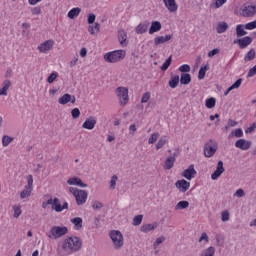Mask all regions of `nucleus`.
Returning a JSON list of instances; mask_svg holds the SVG:
<instances>
[{
    "label": "nucleus",
    "mask_w": 256,
    "mask_h": 256,
    "mask_svg": "<svg viewBox=\"0 0 256 256\" xmlns=\"http://www.w3.org/2000/svg\"><path fill=\"white\" fill-rule=\"evenodd\" d=\"M142 222H143V215H137L133 219V225H135L136 227L141 225Z\"/></svg>",
    "instance_id": "48"
},
{
    "label": "nucleus",
    "mask_w": 256,
    "mask_h": 256,
    "mask_svg": "<svg viewBox=\"0 0 256 256\" xmlns=\"http://www.w3.org/2000/svg\"><path fill=\"white\" fill-rule=\"evenodd\" d=\"M215 255V248L210 246L209 248L202 251L201 256H214Z\"/></svg>",
    "instance_id": "40"
},
{
    "label": "nucleus",
    "mask_w": 256,
    "mask_h": 256,
    "mask_svg": "<svg viewBox=\"0 0 256 256\" xmlns=\"http://www.w3.org/2000/svg\"><path fill=\"white\" fill-rule=\"evenodd\" d=\"M217 142L210 140L208 143L205 144L204 147V155L205 157H213L215 153H217Z\"/></svg>",
    "instance_id": "10"
},
{
    "label": "nucleus",
    "mask_w": 256,
    "mask_h": 256,
    "mask_svg": "<svg viewBox=\"0 0 256 256\" xmlns=\"http://www.w3.org/2000/svg\"><path fill=\"white\" fill-rule=\"evenodd\" d=\"M31 11L32 15H41V7H34Z\"/></svg>",
    "instance_id": "61"
},
{
    "label": "nucleus",
    "mask_w": 256,
    "mask_h": 256,
    "mask_svg": "<svg viewBox=\"0 0 256 256\" xmlns=\"http://www.w3.org/2000/svg\"><path fill=\"white\" fill-rule=\"evenodd\" d=\"M115 94L119 99L120 105H127L129 103V89L127 87L120 86L116 88Z\"/></svg>",
    "instance_id": "7"
},
{
    "label": "nucleus",
    "mask_w": 256,
    "mask_h": 256,
    "mask_svg": "<svg viewBox=\"0 0 256 256\" xmlns=\"http://www.w3.org/2000/svg\"><path fill=\"white\" fill-rule=\"evenodd\" d=\"M150 99H151V93L146 92L142 96L141 103H148Z\"/></svg>",
    "instance_id": "54"
},
{
    "label": "nucleus",
    "mask_w": 256,
    "mask_h": 256,
    "mask_svg": "<svg viewBox=\"0 0 256 256\" xmlns=\"http://www.w3.org/2000/svg\"><path fill=\"white\" fill-rule=\"evenodd\" d=\"M126 55L127 52L125 50H114L104 55V61L106 63H119V61L125 59Z\"/></svg>",
    "instance_id": "2"
},
{
    "label": "nucleus",
    "mask_w": 256,
    "mask_h": 256,
    "mask_svg": "<svg viewBox=\"0 0 256 256\" xmlns=\"http://www.w3.org/2000/svg\"><path fill=\"white\" fill-rule=\"evenodd\" d=\"M109 237L114 245V249H121L125 245L123 234L119 230H112L109 233Z\"/></svg>",
    "instance_id": "4"
},
{
    "label": "nucleus",
    "mask_w": 256,
    "mask_h": 256,
    "mask_svg": "<svg viewBox=\"0 0 256 256\" xmlns=\"http://www.w3.org/2000/svg\"><path fill=\"white\" fill-rule=\"evenodd\" d=\"M77 102V98L71 94H64L58 99V103L60 105H67V103H72V105H75Z\"/></svg>",
    "instance_id": "15"
},
{
    "label": "nucleus",
    "mask_w": 256,
    "mask_h": 256,
    "mask_svg": "<svg viewBox=\"0 0 256 256\" xmlns=\"http://www.w3.org/2000/svg\"><path fill=\"white\" fill-rule=\"evenodd\" d=\"M167 143H169L167 136H162L156 144L157 151H159V149H163Z\"/></svg>",
    "instance_id": "33"
},
{
    "label": "nucleus",
    "mask_w": 256,
    "mask_h": 256,
    "mask_svg": "<svg viewBox=\"0 0 256 256\" xmlns=\"http://www.w3.org/2000/svg\"><path fill=\"white\" fill-rule=\"evenodd\" d=\"M168 84L171 89H175L179 85V75L172 76Z\"/></svg>",
    "instance_id": "38"
},
{
    "label": "nucleus",
    "mask_w": 256,
    "mask_h": 256,
    "mask_svg": "<svg viewBox=\"0 0 256 256\" xmlns=\"http://www.w3.org/2000/svg\"><path fill=\"white\" fill-rule=\"evenodd\" d=\"M101 31V25L99 23H95L94 25H89L88 32L90 35H96V33H99Z\"/></svg>",
    "instance_id": "32"
},
{
    "label": "nucleus",
    "mask_w": 256,
    "mask_h": 256,
    "mask_svg": "<svg viewBox=\"0 0 256 256\" xmlns=\"http://www.w3.org/2000/svg\"><path fill=\"white\" fill-rule=\"evenodd\" d=\"M215 105H217V99H215V97H210L205 100V107H207V109H213Z\"/></svg>",
    "instance_id": "37"
},
{
    "label": "nucleus",
    "mask_w": 256,
    "mask_h": 256,
    "mask_svg": "<svg viewBox=\"0 0 256 256\" xmlns=\"http://www.w3.org/2000/svg\"><path fill=\"white\" fill-rule=\"evenodd\" d=\"M227 125H228V127H237L238 123H237V121H235L233 119H229Z\"/></svg>",
    "instance_id": "64"
},
{
    "label": "nucleus",
    "mask_w": 256,
    "mask_h": 256,
    "mask_svg": "<svg viewBox=\"0 0 256 256\" xmlns=\"http://www.w3.org/2000/svg\"><path fill=\"white\" fill-rule=\"evenodd\" d=\"M164 241H165V236H161L157 238L153 244L154 249H157V247H159V245H161V243H163Z\"/></svg>",
    "instance_id": "51"
},
{
    "label": "nucleus",
    "mask_w": 256,
    "mask_h": 256,
    "mask_svg": "<svg viewBox=\"0 0 256 256\" xmlns=\"http://www.w3.org/2000/svg\"><path fill=\"white\" fill-rule=\"evenodd\" d=\"M201 241H205L206 243H209V236H207V233H202L201 237L199 238V243H201Z\"/></svg>",
    "instance_id": "58"
},
{
    "label": "nucleus",
    "mask_w": 256,
    "mask_h": 256,
    "mask_svg": "<svg viewBox=\"0 0 256 256\" xmlns=\"http://www.w3.org/2000/svg\"><path fill=\"white\" fill-rule=\"evenodd\" d=\"M53 47H55V41L53 39H49L39 44L37 46V50L39 51V53H44L45 55H47L49 51H53Z\"/></svg>",
    "instance_id": "9"
},
{
    "label": "nucleus",
    "mask_w": 256,
    "mask_h": 256,
    "mask_svg": "<svg viewBox=\"0 0 256 256\" xmlns=\"http://www.w3.org/2000/svg\"><path fill=\"white\" fill-rule=\"evenodd\" d=\"M227 29H229V24H227V22H219L216 27V31L219 34L225 33V31H227Z\"/></svg>",
    "instance_id": "35"
},
{
    "label": "nucleus",
    "mask_w": 256,
    "mask_h": 256,
    "mask_svg": "<svg viewBox=\"0 0 256 256\" xmlns=\"http://www.w3.org/2000/svg\"><path fill=\"white\" fill-rule=\"evenodd\" d=\"M256 75V65L249 69L247 73V77H255Z\"/></svg>",
    "instance_id": "57"
},
{
    "label": "nucleus",
    "mask_w": 256,
    "mask_h": 256,
    "mask_svg": "<svg viewBox=\"0 0 256 256\" xmlns=\"http://www.w3.org/2000/svg\"><path fill=\"white\" fill-rule=\"evenodd\" d=\"M51 208L53 211H56V213H61L64 209H69V203L65 202L61 205L59 198H54L52 199Z\"/></svg>",
    "instance_id": "12"
},
{
    "label": "nucleus",
    "mask_w": 256,
    "mask_h": 256,
    "mask_svg": "<svg viewBox=\"0 0 256 256\" xmlns=\"http://www.w3.org/2000/svg\"><path fill=\"white\" fill-rule=\"evenodd\" d=\"M118 179H119V178L117 177V175H113V176L111 177V180H110V189L114 190L115 187H117V180H118Z\"/></svg>",
    "instance_id": "49"
},
{
    "label": "nucleus",
    "mask_w": 256,
    "mask_h": 256,
    "mask_svg": "<svg viewBox=\"0 0 256 256\" xmlns=\"http://www.w3.org/2000/svg\"><path fill=\"white\" fill-rule=\"evenodd\" d=\"M173 61L172 57L170 56L161 66V71H167L169 67H171V62Z\"/></svg>",
    "instance_id": "45"
},
{
    "label": "nucleus",
    "mask_w": 256,
    "mask_h": 256,
    "mask_svg": "<svg viewBox=\"0 0 256 256\" xmlns=\"http://www.w3.org/2000/svg\"><path fill=\"white\" fill-rule=\"evenodd\" d=\"M225 173V167H223V161H218L216 170L214 173L211 174L212 181H217L219 179L220 175H223Z\"/></svg>",
    "instance_id": "18"
},
{
    "label": "nucleus",
    "mask_w": 256,
    "mask_h": 256,
    "mask_svg": "<svg viewBox=\"0 0 256 256\" xmlns=\"http://www.w3.org/2000/svg\"><path fill=\"white\" fill-rule=\"evenodd\" d=\"M171 39H173V35L171 34L155 37L154 45H162L163 43H167V41H171Z\"/></svg>",
    "instance_id": "21"
},
{
    "label": "nucleus",
    "mask_w": 256,
    "mask_h": 256,
    "mask_svg": "<svg viewBox=\"0 0 256 256\" xmlns=\"http://www.w3.org/2000/svg\"><path fill=\"white\" fill-rule=\"evenodd\" d=\"M13 141V137L4 135L2 137V145L3 147H9V144Z\"/></svg>",
    "instance_id": "42"
},
{
    "label": "nucleus",
    "mask_w": 256,
    "mask_h": 256,
    "mask_svg": "<svg viewBox=\"0 0 256 256\" xmlns=\"http://www.w3.org/2000/svg\"><path fill=\"white\" fill-rule=\"evenodd\" d=\"M31 193H33V175L27 176V185L20 193L21 199H27L31 197Z\"/></svg>",
    "instance_id": "8"
},
{
    "label": "nucleus",
    "mask_w": 256,
    "mask_h": 256,
    "mask_svg": "<svg viewBox=\"0 0 256 256\" xmlns=\"http://www.w3.org/2000/svg\"><path fill=\"white\" fill-rule=\"evenodd\" d=\"M103 207V203L99 202V201H94L92 203V208L93 209H101Z\"/></svg>",
    "instance_id": "59"
},
{
    "label": "nucleus",
    "mask_w": 256,
    "mask_h": 256,
    "mask_svg": "<svg viewBox=\"0 0 256 256\" xmlns=\"http://www.w3.org/2000/svg\"><path fill=\"white\" fill-rule=\"evenodd\" d=\"M71 115L72 118L79 119V117H81V110H79V108H74L71 110Z\"/></svg>",
    "instance_id": "47"
},
{
    "label": "nucleus",
    "mask_w": 256,
    "mask_h": 256,
    "mask_svg": "<svg viewBox=\"0 0 256 256\" xmlns=\"http://www.w3.org/2000/svg\"><path fill=\"white\" fill-rule=\"evenodd\" d=\"M81 13V8L76 7V8H72L68 14L67 17L69 19H76V17H79V14Z\"/></svg>",
    "instance_id": "30"
},
{
    "label": "nucleus",
    "mask_w": 256,
    "mask_h": 256,
    "mask_svg": "<svg viewBox=\"0 0 256 256\" xmlns=\"http://www.w3.org/2000/svg\"><path fill=\"white\" fill-rule=\"evenodd\" d=\"M158 223L154 222L153 224H144L141 226L140 231L142 233H149V231H155V229H157L158 227Z\"/></svg>",
    "instance_id": "23"
},
{
    "label": "nucleus",
    "mask_w": 256,
    "mask_h": 256,
    "mask_svg": "<svg viewBox=\"0 0 256 256\" xmlns=\"http://www.w3.org/2000/svg\"><path fill=\"white\" fill-rule=\"evenodd\" d=\"M251 145H253V143L250 140L245 139H238L235 142V147L237 149H241V151H249V149H251Z\"/></svg>",
    "instance_id": "14"
},
{
    "label": "nucleus",
    "mask_w": 256,
    "mask_h": 256,
    "mask_svg": "<svg viewBox=\"0 0 256 256\" xmlns=\"http://www.w3.org/2000/svg\"><path fill=\"white\" fill-rule=\"evenodd\" d=\"M61 249L64 253L73 255V253H77L80 249H83V240L78 236L66 237L61 242Z\"/></svg>",
    "instance_id": "1"
},
{
    "label": "nucleus",
    "mask_w": 256,
    "mask_h": 256,
    "mask_svg": "<svg viewBox=\"0 0 256 256\" xmlns=\"http://www.w3.org/2000/svg\"><path fill=\"white\" fill-rule=\"evenodd\" d=\"M149 29V24L147 23H140L135 31L137 33V35H143V33H147V30Z\"/></svg>",
    "instance_id": "28"
},
{
    "label": "nucleus",
    "mask_w": 256,
    "mask_h": 256,
    "mask_svg": "<svg viewBox=\"0 0 256 256\" xmlns=\"http://www.w3.org/2000/svg\"><path fill=\"white\" fill-rule=\"evenodd\" d=\"M229 217H230V214H229V211L225 210L221 213V219L222 221H229Z\"/></svg>",
    "instance_id": "55"
},
{
    "label": "nucleus",
    "mask_w": 256,
    "mask_h": 256,
    "mask_svg": "<svg viewBox=\"0 0 256 256\" xmlns=\"http://www.w3.org/2000/svg\"><path fill=\"white\" fill-rule=\"evenodd\" d=\"M220 50L219 48H215L213 50H211L210 52H208V57H215V55H219Z\"/></svg>",
    "instance_id": "56"
},
{
    "label": "nucleus",
    "mask_w": 256,
    "mask_h": 256,
    "mask_svg": "<svg viewBox=\"0 0 256 256\" xmlns=\"http://www.w3.org/2000/svg\"><path fill=\"white\" fill-rule=\"evenodd\" d=\"M80 57H82V59H85V57H87V48L80 49Z\"/></svg>",
    "instance_id": "63"
},
{
    "label": "nucleus",
    "mask_w": 256,
    "mask_h": 256,
    "mask_svg": "<svg viewBox=\"0 0 256 256\" xmlns=\"http://www.w3.org/2000/svg\"><path fill=\"white\" fill-rule=\"evenodd\" d=\"M161 29V22L159 21H153L151 23L150 29H149V35H153V33L159 32Z\"/></svg>",
    "instance_id": "27"
},
{
    "label": "nucleus",
    "mask_w": 256,
    "mask_h": 256,
    "mask_svg": "<svg viewBox=\"0 0 256 256\" xmlns=\"http://www.w3.org/2000/svg\"><path fill=\"white\" fill-rule=\"evenodd\" d=\"M11 80H4L0 88V96L7 97V91L11 89Z\"/></svg>",
    "instance_id": "20"
},
{
    "label": "nucleus",
    "mask_w": 256,
    "mask_h": 256,
    "mask_svg": "<svg viewBox=\"0 0 256 256\" xmlns=\"http://www.w3.org/2000/svg\"><path fill=\"white\" fill-rule=\"evenodd\" d=\"M225 3H227V0H215L214 7H215V9H219V8L223 7V5H225Z\"/></svg>",
    "instance_id": "53"
},
{
    "label": "nucleus",
    "mask_w": 256,
    "mask_h": 256,
    "mask_svg": "<svg viewBox=\"0 0 256 256\" xmlns=\"http://www.w3.org/2000/svg\"><path fill=\"white\" fill-rule=\"evenodd\" d=\"M175 156H170L166 159L165 163H164V169H173L174 165H175Z\"/></svg>",
    "instance_id": "29"
},
{
    "label": "nucleus",
    "mask_w": 256,
    "mask_h": 256,
    "mask_svg": "<svg viewBox=\"0 0 256 256\" xmlns=\"http://www.w3.org/2000/svg\"><path fill=\"white\" fill-rule=\"evenodd\" d=\"M70 222L74 225L75 231H81V229H83V218L75 217L72 218Z\"/></svg>",
    "instance_id": "22"
},
{
    "label": "nucleus",
    "mask_w": 256,
    "mask_h": 256,
    "mask_svg": "<svg viewBox=\"0 0 256 256\" xmlns=\"http://www.w3.org/2000/svg\"><path fill=\"white\" fill-rule=\"evenodd\" d=\"M13 211H14L13 217L15 219H19V217H21V213H23V211L21 210V205H14Z\"/></svg>",
    "instance_id": "41"
},
{
    "label": "nucleus",
    "mask_w": 256,
    "mask_h": 256,
    "mask_svg": "<svg viewBox=\"0 0 256 256\" xmlns=\"http://www.w3.org/2000/svg\"><path fill=\"white\" fill-rule=\"evenodd\" d=\"M181 85H189L191 83V74L182 73L180 76Z\"/></svg>",
    "instance_id": "31"
},
{
    "label": "nucleus",
    "mask_w": 256,
    "mask_h": 256,
    "mask_svg": "<svg viewBox=\"0 0 256 256\" xmlns=\"http://www.w3.org/2000/svg\"><path fill=\"white\" fill-rule=\"evenodd\" d=\"M68 231L66 226H53L47 234V237L49 239H61L63 235H67Z\"/></svg>",
    "instance_id": "6"
},
{
    "label": "nucleus",
    "mask_w": 256,
    "mask_h": 256,
    "mask_svg": "<svg viewBox=\"0 0 256 256\" xmlns=\"http://www.w3.org/2000/svg\"><path fill=\"white\" fill-rule=\"evenodd\" d=\"M189 207V202L182 200L180 202L177 203L176 208L177 210H181V209H187Z\"/></svg>",
    "instance_id": "43"
},
{
    "label": "nucleus",
    "mask_w": 256,
    "mask_h": 256,
    "mask_svg": "<svg viewBox=\"0 0 256 256\" xmlns=\"http://www.w3.org/2000/svg\"><path fill=\"white\" fill-rule=\"evenodd\" d=\"M69 191L74 195L77 205H85L87 203V197H89L87 191L77 189L76 187H70Z\"/></svg>",
    "instance_id": "5"
},
{
    "label": "nucleus",
    "mask_w": 256,
    "mask_h": 256,
    "mask_svg": "<svg viewBox=\"0 0 256 256\" xmlns=\"http://www.w3.org/2000/svg\"><path fill=\"white\" fill-rule=\"evenodd\" d=\"M95 19H96L95 14H89V16H88L89 25H92V23H95Z\"/></svg>",
    "instance_id": "62"
},
{
    "label": "nucleus",
    "mask_w": 256,
    "mask_h": 256,
    "mask_svg": "<svg viewBox=\"0 0 256 256\" xmlns=\"http://www.w3.org/2000/svg\"><path fill=\"white\" fill-rule=\"evenodd\" d=\"M157 139H159V132H155V133L151 134L148 139L149 145H153V143H156Z\"/></svg>",
    "instance_id": "44"
},
{
    "label": "nucleus",
    "mask_w": 256,
    "mask_h": 256,
    "mask_svg": "<svg viewBox=\"0 0 256 256\" xmlns=\"http://www.w3.org/2000/svg\"><path fill=\"white\" fill-rule=\"evenodd\" d=\"M181 175L184 177V179H187V181L195 179V177H197V170H195V165H189L188 168L185 169Z\"/></svg>",
    "instance_id": "11"
},
{
    "label": "nucleus",
    "mask_w": 256,
    "mask_h": 256,
    "mask_svg": "<svg viewBox=\"0 0 256 256\" xmlns=\"http://www.w3.org/2000/svg\"><path fill=\"white\" fill-rule=\"evenodd\" d=\"M231 137H236L237 139H241V137H243V129L237 128L235 130H232L231 134L229 135V139H231Z\"/></svg>",
    "instance_id": "39"
},
{
    "label": "nucleus",
    "mask_w": 256,
    "mask_h": 256,
    "mask_svg": "<svg viewBox=\"0 0 256 256\" xmlns=\"http://www.w3.org/2000/svg\"><path fill=\"white\" fill-rule=\"evenodd\" d=\"M96 125H97V119L91 116L84 121V123L82 124V128L87 129L88 131H93Z\"/></svg>",
    "instance_id": "19"
},
{
    "label": "nucleus",
    "mask_w": 256,
    "mask_h": 256,
    "mask_svg": "<svg viewBox=\"0 0 256 256\" xmlns=\"http://www.w3.org/2000/svg\"><path fill=\"white\" fill-rule=\"evenodd\" d=\"M251 43H253V38H251L249 36H245L243 38L234 40V44L239 45L240 49H245V48L249 47V45H251Z\"/></svg>",
    "instance_id": "16"
},
{
    "label": "nucleus",
    "mask_w": 256,
    "mask_h": 256,
    "mask_svg": "<svg viewBox=\"0 0 256 256\" xmlns=\"http://www.w3.org/2000/svg\"><path fill=\"white\" fill-rule=\"evenodd\" d=\"M175 187L178 189L179 193H187L191 187V182L181 179L175 182Z\"/></svg>",
    "instance_id": "13"
},
{
    "label": "nucleus",
    "mask_w": 256,
    "mask_h": 256,
    "mask_svg": "<svg viewBox=\"0 0 256 256\" xmlns=\"http://www.w3.org/2000/svg\"><path fill=\"white\" fill-rule=\"evenodd\" d=\"M163 3L169 13H177L179 5L176 0H163Z\"/></svg>",
    "instance_id": "17"
},
{
    "label": "nucleus",
    "mask_w": 256,
    "mask_h": 256,
    "mask_svg": "<svg viewBox=\"0 0 256 256\" xmlns=\"http://www.w3.org/2000/svg\"><path fill=\"white\" fill-rule=\"evenodd\" d=\"M68 185H77L78 187H87L80 178L72 177L67 180Z\"/></svg>",
    "instance_id": "24"
},
{
    "label": "nucleus",
    "mask_w": 256,
    "mask_h": 256,
    "mask_svg": "<svg viewBox=\"0 0 256 256\" xmlns=\"http://www.w3.org/2000/svg\"><path fill=\"white\" fill-rule=\"evenodd\" d=\"M255 59V50L251 49L244 57V61H253Z\"/></svg>",
    "instance_id": "46"
},
{
    "label": "nucleus",
    "mask_w": 256,
    "mask_h": 256,
    "mask_svg": "<svg viewBox=\"0 0 256 256\" xmlns=\"http://www.w3.org/2000/svg\"><path fill=\"white\" fill-rule=\"evenodd\" d=\"M57 77H59V73L54 72V73L49 75V77L47 78V82L48 83H53L55 81V79H57Z\"/></svg>",
    "instance_id": "52"
},
{
    "label": "nucleus",
    "mask_w": 256,
    "mask_h": 256,
    "mask_svg": "<svg viewBox=\"0 0 256 256\" xmlns=\"http://www.w3.org/2000/svg\"><path fill=\"white\" fill-rule=\"evenodd\" d=\"M241 83H243V79L239 78L238 80H236V82L234 84H232L225 92H224V96L227 97V95H229V93H231V91H233V89H239L241 87Z\"/></svg>",
    "instance_id": "26"
},
{
    "label": "nucleus",
    "mask_w": 256,
    "mask_h": 256,
    "mask_svg": "<svg viewBox=\"0 0 256 256\" xmlns=\"http://www.w3.org/2000/svg\"><path fill=\"white\" fill-rule=\"evenodd\" d=\"M207 71H209V64H205L203 66L200 67V70L198 72V79H205V75L207 73Z\"/></svg>",
    "instance_id": "36"
},
{
    "label": "nucleus",
    "mask_w": 256,
    "mask_h": 256,
    "mask_svg": "<svg viewBox=\"0 0 256 256\" xmlns=\"http://www.w3.org/2000/svg\"><path fill=\"white\" fill-rule=\"evenodd\" d=\"M178 71H180V73H189V71H191V66H189L188 64L181 65L178 68Z\"/></svg>",
    "instance_id": "50"
},
{
    "label": "nucleus",
    "mask_w": 256,
    "mask_h": 256,
    "mask_svg": "<svg viewBox=\"0 0 256 256\" xmlns=\"http://www.w3.org/2000/svg\"><path fill=\"white\" fill-rule=\"evenodd\" d=\"M118 39L122 47H127V32H125L124 30H119Z\"/></svg>",
    "instance_id": "25"
},
{
    "label": "nucleus",
    "mask_w": 256,
    "mask_h": 256,
    "mask_svg": "<svg viewBox=\"0 0 256 256\" xmlns=\"http://www.w3.org/2000/svg\"><path fill=\"white\" fill-rule=\"evenodd\" d=\"M240 15L242 17H255L256 15V1L246 2L240 7Z\"/></svg>",
    "instance_id": "3"
},
{
    "label": "nucleus",
    "mask_w": 256,
    "mask_h": 256,
    "mask_svg": "<svg viewBox=\"0 0 256 256\" xmlns=\"http://www.w3.org/2000/svg\"><path fill=\"white\" fill-rule=\"evenodd\" d=\"M234 197H245V191L243 189H238L235 192Z\"/></svg>",
    "instance_id": "60"
},
{
    "label": "nucleus",
    "mask_w": 256,
    "mask_h": 256,
    "mask_svg": "<svg viewBox=\"0 0 256 256\" xmlns=\"http://www.w3.org/2000/svg\"><path fill=\"white\" fill-rule=\"evenodd\" d=\"M236 35L237 37H245V35H247V31H245V25L238 24L236 26Z\"/></svg>",
    "instance_id": "34"
}]
</instances>
